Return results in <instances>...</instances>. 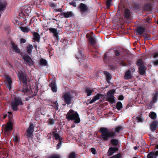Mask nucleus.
Here are the masks:
<instances>
[{
	"label": "nucleus",
	"mask_w": 158,
	"mask_h": 158,
	"mask_svg": "<svg viewBox=\"0 0 158 158\" xmlns=\"http://www.w3.org/2000/svg\"><path fill=\"white\" fill-rule=\"evenodd\" d=\"M73 98V97L69 92H67L64 93L62 97V99L67 104H70L71 103Z\"/></svg>",
	"instance_id": "20e7f679"
},
{
	"label": "nucleus",
	"mask_w": 158,
	"mask_h": 158,
	"mask_svg": "<svg viewBox=\"0 0 158 158\" xmlns=\"http://www.w3.org/2000/svg\"><path fill=\"white\" fill-rule=\"evenodd\" d=\"M17 74L20 80L22 81L23 84H26L27 78L26 74L22 71L20 70L18 71Z\"/></svg>",
	"instance_id": "423d86ee"
},
{
	"label": "nucleus",
	"mask_w": 158,
	"mask_h": 158,
	"mask_svg": "<svg viewBox=\"0 0 158 158\" xmlns=\"http://www.w3.org/2000/svg\"><path fill=\"white\" fill-rule=\"evenodd\" d=\"M66 116V118L69 121L70 120H73L74 123H79L80 122L78 114L77 112L73 110H70Z\"/></svg>",
	"instance_id": "f03ea898"
},
{
	"label": "nucleus",
	"mask_w": 158,
	"mask_h": 158,
	"mask_svg": "<svg viewBox=\"0 0 158 158\" xmlns=\"http://www.w3.org/2000/svg\"><path fill=\"white\" fill-rule=\"evenodd\" d=\"M147 67L143 64L141 59H139V73L141 75H143L146 73Z\"/></svg>",
	"instance_id": "39448f33"
},
{
	"label": "nucleus",
	"mask_w": 158,
	"mask_h": 158,
	"mask_svg": "<svg viewBox=\"0 0 158 158\" xmlns=\"http://www.w3.org/2000/svg\"><path fill=\"white\" fill-rule=\"evenodd\" d=\"M136 35L138 34V27H137L136 30L135 32Z\"/></svg>",
	"instance_id": "680f3d73"
},
{
	"label": "nucleus",
	"mask_w": 158,
	"mask_h": 158,
	"mask_svg": "<svg viewBox=\"0 0 158 158\" xmlns=\"http://www.w3.org/2000/svg\"><path fill=\"white\" fill-rule=\"evenodd\" d=\"M157 100V97L156 96H154L152 97V100L153 102H155Z\"/></svg>",
	"instance_id": "3c124183"
},
{
	"label": "nucleus",
	"mask_w": 158,
	"mask_h": 158,
	"mask_svg": "<svg viewBox=\"0 0 158 158\" xmlns=\"http://www.w3.org/2000/svg\"><path fill=\"white\" fill-rule=\"evenodd\" d=\"M154 64L155 65H158V60H156L155 61L154 63Z\"/></svg>",
	"instance_id": "bf43d9fd"
},
{
	"label": "nucleus",
	"mask_w": 158,
	"mask_h": 158,
	"mask_svg": "<svg viewBox=\"0 0 158 158\" xmlns=\"http://www.w3.org/2000/svg\"><path fill=\"white\" fill-rule=\"evenodd\" d=\"M75 153L74 152H72L69 155V158H75Z\"/></svg>",
	"instance_id": "37998d69"
},
{
	"label": "nucleus",
	"mask_w": 158,
	"mask_h": 158,
	"mask_svg": "<svg viewBox=\"0 0 158 158\" xmlns=\"http://www.w3.org/2000/svg\"><path fill=\"white\" fill-rule=\"evenodd\" d=\"M33 39L38 42H39L40 38V36L39 34L36 32H35L33 33Z\"/></svg>",
	"instance_id": "393cba45"
},
{
	"label": "nucleus",
	"mask_w": 158,
	"mask_h": 158,
	"mask_svg": "<svg viewBox=\"0 0 158 158\" xmlns=\"http://www.w3.org/2000/svg\"><path fill=\"white\" fill-rule=\"evenodd\" d=\"M135 71V69H134L127 71L125 74L124 79L126 80H129L131 78L132 74Z\"/></svg>",
	"instance_id": "1a4fd4ad"
},
{
	"label": "nucleus",
	"mask_w": 158,
	"mask_h": 158,
	"mask_svg": "<svg viewBox=\"0 0 158 158\" xmlns=\"http://www.w3.org/2000/svg\"><path fill=\"white\" fill-rule=\"evenodd\" d=\"M34 126L33 124L31 123L30 124V126L27 131V136L28 137H31L33 136V132L34 131Z\"/></svg>",
	"instance_id": "9d476101"
},
{
	"label": "nucleus",
	"mask_w": 158,
	"mask_h": 158,
	"mask_svg": "<svg viewBox=\"0 0 158 158\" xmlns=\"http://www.w3.org/2000/svg\"><path fill=\"white\" fill-rule=\"evenodd\" d=\"M8 156V154L6 153H5V156L6 157H7Z\"/></svg>",
	"instance_id": "69168bd1"
},
{
	"label": "nucleus",
	"mask_w": 158,
	"mask_h": 158,
	"mask_svg": "<svg viewBox=\"0 0 158 158\" xmlns=\"http://www.w3.org/2000/svg\"><path fill=\"white\" fill-rule=\"evenodd\" d=\"M133 120H134V121L135 122H137V123L138 122V117H136V118H135L134 117L133 118Z\"/></svg>",
	"instance_id": "864d4df0"
},
{
	"label": "nucleus",
	"mask_w": 158,
	"mask_h": 158,
	"mask_svg": "<svg viewBox=\"0 0 158 158\" xmlns=\"http://www.w3.org/2000/svg\"><path fill=\"white\" fill-rule=\"evenodd\" d=\"M50 6L51 7H55L56 6V4L54 3H52L50 4Z\"/></svg>",
	"instance_id": "8fccbe9b"
},
{
	"label": "nucleus",
	"mask_w": 158,
	"mask_h": 158,
	"mask_svg": "<svg viewBox=\"0 0 158 158\" xmlns=\"http://www.w3.org/2000/svg\"><path fill=\"white\" fill-rule=\"evenodd\" d=\"M12 130V124L11 122H9L6 125L5 128V131L6 133L9 132Z\"/></svg>",
	"instance_id": "9b49d317"
},
{
	"label": "nucleus",
	"mask_w": 158,
	"mask_h": 158,
	"mask_svg": "<svg viewBox=\"0 0 158 158\" xmlns=\"http://www.w3.org/2000/svg\"><path fill=\"white\" fill-rule=\"evenodd\" d=\"M40 63L41 65L45 66L47 65V62L45 60L41 58L40 60Z\"/></svg>",
	"instance_id": "7c9ffc66"
},
{
	"label": "nucleus",
	"mask_w": 158,
	"mask_h": 158,
	"mask_svg": "<svg viewBox=\"0 0 158 158\" xmlns=\"http://www.w3.org/2000/svg\"><path fill=\"white\" fill-rule=\"evenodd\" d=\"M134 45H137V42H135L134 43Z\"/></svg>",
	"instance_id": "338daca9"
},
{
	"label": "nucleus",
	"mask_w": 158,
	"mask_h": 158,
	"mask_svg": "<svg viewBox=\"0 0 158 158\" xmlns=\"http://www.w3.org/2000/svg\"><path fill=\"white\" fill-rule=\"evenodd\" d=\"M11 48L12 49L13 51L16 53L20 54L21 51L17 46L13 42H11Z\"/></svg>",
	"instance_id": "f8f14e48"
},
{
	"label": "nucleus",
	"mask_w": 158,
	"mask_h": 158,
	"mask_svg": "<svg viewBox=\"0 0 158 158\" xmlns=\"http://www.w3.org/2000/svg\"><path fill=\"white\" fill-rule=\"evenodd\" d=\"M33 48V47L32 45L29 44L27 46V52L29 55L31 54L32 49Z\"/></svg>",
	"instance_id": "bb28decb"
},
{
	"label": "nucleus",
	"mask_w": 158,
	"mask_h": 158,
	"mask_svg": "<svg viewBox=\"0 0 158 158\" xmlns=\"http://www.w3.org/2000/svg\"><path fill=\"white\" fill-rule=\"evenodd\" d=\"M120 154L118 153L115 155L111 157L110 158H120Z\"/></svg>",
	"instance_id": "c03bdc74"
},
{
	"label": "nucleus",
	"mask_w": 158,
	"mask_h": 158,
	"mask_svg": "<svg viewBox=\"0 0 158 158\" xmlns=\"http://www.w3.org/2000/svg\"><path fill=\"white\" fill-rule=\"evenodd\" d=\"M8 117L9 119V122H10L12 119V113L11 112H8Z\"/></svg>",
	"instance_id": "79ce46f5"
},
{
	"label": "nucleus",
	"mask_w": 158,
	"mask_h": 158,
	"mask_svg": "<svg viewBox=\"0 0 158 158\" xmlns=\"http://www.w3.org/2000/svg\"><path fill=\"white\" fill-rule=\"evenodd\" d=\"M48 158H61V156L59 154H53L51 155Z\"/></svg>",
	"instance_id": "c756f323"
},
{
	"label": "nucleus",
	"mask_w": 158,
	"mask_h": 158,
	"mask_svg": "<svg viewBox=\"0 0 158 158\" xmlns=\"http://www.w3.org/2000/svg\"><path fill=\"white\" fill-rule=\"evenodd\" d=\"M56 11H59V12H62V9L61 8H59L58 9H57L56 10Z\"/></svg>",
	"instance_id": "052dcab7"
},
{
	"label": "nucleus",
	"mask_w": 158,
	"mask_h": 158,
	"mask_svg": "<svg viewBox=\"0 0 158 158\" xmlns=\"http://www.w3.org/2000/svg\"><path fill=\"white\" fill-rule=\"evenodd\" d=\"M104 73L106 76L107 81H109L111 79V75L108 72L104 71Z\"/></svg>",
	"instance_id": "2f4dec72"
},
{
	"label": "nucleus",
	"mask_w": 158,
	"mask_h": 158,
	"mask_svg": "<svg viewBox=\"0 0 158 158\" xmlns=\"http://www.w3.org/2000/svg\"><path fill=\"white\" fill-rule=\"evenodd\" d=\"M52 90L53 92H56L57 91V88L55 84L52 83L51 84Z\"/></svg>",
	"instance_id": "72a5a7b5"
},
{
	"label": "nucleus",
	"mask_w": 158,
	"mask_h": 158,
	"mask_svg": "<svg viewBox=\"0 0 158 158\" xmlns=\"http://www.w3.org/2000/svg\"><path fill=\"white\" fill-rule=\"evenodd\" d=\"M94 91L93 89L88 88H86L85 89V92L87 94V96L91 95Z\"/></svg>",
	"instance_id": "c85d7f7f"
},
{
	"label": "nucleus",
	"mask_w": 158,
	"mask_h": 158,
	"mask_svg": "<svg viewBox=\"0 0 158 158\" xmlns=\"http://www.w3.org/2000/svg\"><path fill=\"white\" fill-rule=\"evenodd\" d=\"M62 143V139H60L59 140V142L56 146V148L57 149H59Z\"/></svg>",
	"instance_id": "58836bf2"
},
{
	"label": "nucleus",
	"mask_w": 158,
	"mask_h": 158,
	"mask_svg": "<svg viewBox=\"0 0 158 158\" xmlns=\"http://www.w3.org/2000/svg\"><path fill=\"white\" fill-rule=\"evenodd\" d=\"M123 15L125 18L128 19L130 16V10L128 9H125L123 13Z\"/></svg>",
	"instance_id": "5701e85b"
},
{
	"label": "nucleus",
	"mask_w": 158,
	"mask_h": 158,
	"mask_svg": "<svg viewBox=\"0 0 158 158\" xmlns=\"http://www.w3.org/2000/svg\"><path fill=\"white\" fill-rule=\"evenodd\" d=\"M149 117L152 119H155L156 118V114L153 112H150L149 114Z\"/></svg>",
	"instance_id": "cd10ccee"
},
{
	"label": "nucleus",
	"mask_w": 158,
	"mask_h": 158,
	"mask_svg": "<svg viewBox=\"0 0 158 158\" xmlns=\"http://www.w3.org/2000/svg\"><path fill=\"white\" fill-rule=\"evenodd\" d=\"M145 28L144 27L139 26V35L142 34L145 31Z\"/></svg>",
	"instance_id": "f704fd0d"
},
{
	"label": "nucleus",
	"mask_w": 158,
	"mask_h": 158,
	"mask_svg": "<svg viewBox=\"0 0 158 158\" xmlns=\"http://www.w3.org/2000/svg\"><path fill=\"white\" fill-rule=\"evenodd\" d=\"M158 156V151L151 152L148 154L147 158H156Z\"/></svg>",
	"instance_id": "4468645a"
},
{
	"label": "nucleus",
	"mask_w": 158,
	"mask_h": 158,
	"mask_svg": "<svg viewBox=\"0 0 158 158\" xmlns=\"http://www.w3.org/2000/svg\"><path fill=\"white\" fill-rule=\"evenodd\" d=\"M6 85L10 90L11 88V85L12 83V80L11 78L7 76L6 77Z\"/></svg>",
	"instance_id": "2eb2a0df"
},
{
	"label": "nucleus",
	"mask_w": 158,
	"mask_h": 158,
	"mask_svg": "<svg viewBox=\"0 0 158 158\" xmlns=\"http://www.w3.org/2000/svg\"><path fill=\"white\" fill-rule=\"evenodd\" d=\"M23 105L21 100L19 98H15L12 102L11 104V108L14 111L17 110V107L19 105Z\"/></svg>",
	"instance_id": "7ed1b4c3"
},
{
	"label": "nucleus",
	"mask_w": 158,
	"mask_h": 158,
	"mask_svg": "<svg viewBox=\"0 0 158 158\" xmlns=\"http://www.w3.org/2000/svg\"><path fill=\"white\" fill-rule=\"evenodd\" d=\"M143 118H141L139 116V122H143Z\"/></svg>",
	"instance_id": "5fc2aeb1"
},
{
	"label": "nucleus",
	"mask_w": 158,
	"mask_h": 158,
	"mask_svg": "<svg viewBox=\"0 0 158 158\" xmlns=\"http://www.w3.org/2000/svg\"><path fill=\"white\" fill-rule=\"evenodd\" d=\"M156 148L158 149V144L156 146Z\"/></svg>",
	"instance_id": "774afa93"
},
{
	"label": "nucleus",
	"mask_w": 158,
	"mask_h": 158,
	"mask_svg": "<svg viewBox=\"0 0 158 158\" xmlns=\"http://www.w3.org/2000/svg\"><path fill=\"white\" fill-rule=\"evenodd\" d=\"M123 99V97L122 95H120L118 98V100H122Z\"/></svg>",
	"instance_id": "6e6d98bb"
},
{
	"label": "nucleus",
	"mask_w": 158,
	"mask_h": 158,
	"mask_svg": "<svg viewBox=\"0 0 158 158\" xmlns=\"http://www.w3.org/2000/svg\"><path fill=\"white\" fill-rule=\"evenodd\" d=\"M114 90H112L109 91L107 93V101L111 103H113L115 102L114 94L115 92Z\"/></svg>",
	"instance_id": "0eeeda50"
},
{
	"label": "nucleus",
	"mask_w": 158,
	"mask_h": 158,
	"mask_svg": "<svg viewBox=\"0 0 158 158\" xmlns=\"http://www.w3.org/2000/svg\"><path fill=\"white\" fill-rule=\"evenodd\" d=\"M7 115V114H6H6H5V115H3V118H6V117Z\"/></svg>",
	"instance_id": "e2e57ef3"
},
{
	"label": "nucleus",
	"mask_w": 158,
	"mask_h": 158,
	"mask_svg": "<svg viewBox=\"0 0 158 158\" xmlns=\"http://www.w3.org/2000/svg\"><path fill=\"white\" fill-rule=\"evenodd\" d=\"M20 29L24 33H27L30 31L29 27L28 26L27 27H20Z\"/></svg>",
	"instance_id": "b1692460"
},
{
	"label": "nucleus",
	"mask_w": 158,
	"mask_h": 158,
	"mask_svg": "<svg viewBox=\"0 0 158 158\" xmlns=\"http://www.w3.org/2000/svg\"><path fill=\"white\" fill-rule=\"evenodd\" d=\"M53 134L56 139L57 140L58 139L59 140L60 139H62L60 138V136L59 134L56 132H53Z\"/></svg>",
	"instance_id": "473e14b6"
},
{
	"label": "nucleus",
	"mask_w": 158,
	"mask_h": 158,
	"mask_svg": "<svg viewBox=\"0 0 158 158\" xmlns=\"http://www.w3.org/2000/svg\"><path fill=\"white\" fill-rule=\"evenodd\" d=\"M91 151L92 153L94 154H95L96 153V150L94 148H91Z\"/></svg>",
	"instance_id": "a18cd8bd"
},
{
	"label": "nucleus",
	"mask_w": 158,
	"mask_h": 158,
	"mask_svg": "<svg viewBox=\"0 0 158 158\" xmlns=\"http://www.w3.org/2000/svg\"><path fill=\"white\" fill-rule=\"evenodd\" d=\"M69 4L71 5H72L73 6H74V7H76V3H75V2H69Z\"/></svg>",
	"instance_id": "de8ad7c7"
},
{
	"label": "nucleus",
	"mask_w": 158,
	"mask_h": 158,
	"mask_svg": "<svg viewBox=\"0 0 158 158\" xmlns=\"http://www.w3.org/2000/svg\"><path fill=\"white\" fill-rule=\"evenodd\" d=\"M101 96V94H98L96 96H94L92 99L90 101L89 103L92 104L95 102L97 100L99 99L100 97Z\"/></svg>",
	"instance_id": "4be33fe9"
},
{
	"label": "nucleus",
	"mask_w": 158,
	"mask_h": 158,
	"mask_svg": "<svg viewBox=\"0 0 158 158\" xmlns=\"http://www.w3.org/2000/svg\"><path fill=\"white\" fill-rule=\"evenodd\" d=\"M132 7L135 10H138V2H134L132 5Z\"/></svg>",
	"instance_id": "4c0bfd02"
},
{
	"label": "nucleus",
	"mask_w": 158,
	"mask_h": 158,
	"mask_svg": "<svg viewBox=\"0 0 158 158\" xmlns=\"http://www.w3.org/2000/svg\"><path fill=\"white\" fill-rule=\"evenodd\" d=\"M118 149L116 148L110 147L109 148L107 154L108 156H110L112 155L115 152L117 151Z\"/></svg>",
	"instance_id": "dca6fc26"
},
{
	"label": "nucleus",
	"mask_w": 158,
	"mask_h": 158,
	"mask_svg": "<svg viewBox=\"0 0 158 158\" xmlns=\"http://www.w3.org/2000/svg\"><path fill=\"white\" fill-rule=\"evenodd\" d=\"M143 9L145 10L150 11L152 10V7L150 4H147L145 5Z\"/></svg>",
	"instance_id": "6ab92c4d"
},
{
	"label": "nucleus",
	"mask_w": 158,
	"mask_h": 158,
	"mask_svg": "<svg viewBox=\"0 0 158 158\" xmlns=\"http://www.w3.org/2000/svg\"><path fill=\"white\" fill-rule=\"evenodd\" d=\"M7 5L6 0H0V11L4 10Z\"/></svg>",
	"instance_id": "ddd939ff"
},
{
	"label": "nucleus",
	"mask_w": 158,
	"mask_h": 158,
	"mask_svg": "<svg viewBox=\"0 0 158 158\" xmlns=\"http://www.w3.org/2000/svg\"><path fill=\"white\" fill-rule=\"evenodd\" d=\"M53 106L55 108H56L57 110L58 109V103L57 102V101H56L55 102H53Z\"/></svg>",
	"instance_id": "ea45409f"
},
{
	"label": "nucleus",
	"mask_w": 158,
	"mask_h": 158,
	"mask_svg": "<svg viewBox=\"0 0 158 158\" xmlns=\"http://www.w3.org/2000/svg\"><path fill=\"white\" fill-rule=\"evenodd\" d=\"M89 40L90 45H94L96 43L94 38L92 36H89Z\"/></svg>",
	"instance_id": "a878e982"
},
{
	"label": "nucleus",
	"mask_w": 158,
	"mask_h": 158,
	"mask_svg": "<svg viewBox=\"0 0 158 158\" xmlns=\"http://www.w3.org/2000/svg\"><path fill=\"white\" fill-rule=\"evenodd\" d=\"M62 15L65 18H69L72 17L73 15V13L72 11L64 12L62 13Z\"/></svg>",
	"instance_id": "412c9836"
},
{
	"label": "nucleus",
	"mask_w": 158,
	"mask_h": 158,
	"mask_svg": "<svg viewBox=\"0 0 158 158\" xmlns=\"http://www.w3.org/2000/svg\"><path fill=\"white\" fill-rule=\"evenodd\" d=\"M137 148H137V147H136V146L135 147H134V149L135 150H136V149H137Z\"/></svg>",
	"instance_id": "0e129e2a"
},
{
	"label": "nucleus",
	"mask_w": 158,
	"mask_h": 158,
	"mask_svg": "<svg viewBox=\"0 0 158 158\" xmlns=\"http://www.w3.org/2000/svg\"><path fill=\"white\" fill-rule=\"evenodd\" d=\"M116 108L117 109L119 110L122 108V104L121 102H118L116 104Z\"/></svg>",
	"instance_id": "c9c22d12"
},
{
	"label": "nucleus",
	"mask_w": 158,
	"mask_h": 158,
	"mask_svg": "<svg viewBox=\"0 0 158 158\" xmlns=\"http://www.w3.org/2000/svg\"><path fill=\"white\" fill-rule=\"evenodd\" d=\"M14 141L15 143H17L19 141V137L17 136H15L14 139Z\"/></svg>",
	"instance_id": "09e8293b"
},
{
	"label": "nucleus",
	"mask_w": 158,
	"mask_h": 158,
	"mask_svg": "<svg viewBox=\"0 0 158 158\" xmlns=\"http://www.w3.org/2000/svg\"><path fill=\"white\" fill-rule=\"evenodd\" d=\"M115 55L117 56L119 55V52H118V51L116 50L115 51Z\"/></svg>",
	"instance_id": "13d9d810"
},
{
	"label": "nucleus",
	"mask_w": 158,
	"mask_h": 158,
	"mask_svg": "<svg viewBox=\"0 0 158 158\" xmlns=\"http://www.w3.org/2000/svg\"><path fill=\"white\" fill-rule=\"evenodd\" d=\"M22 58L26 62L25 63L26 64L28 65L29 66L33 65L34 64V61L27 54L23 55Z\"/></svg>",
	"instance_id": "6e6552de"
},
{
	"label": "nucleus",
	"mask_w": 158,
	"mask_h": 158,
	"mask_svg": "<svg viewBox=\"0 0 158 158\" xmlns=\"http://www.w3.org/2000/svg\"><path fill=\"white\" fill-rule=\"evenodd\" d=\"M158 56V53H155L153 54V56L155 58L156 57Z\"/></svg>",
	"instance_id": "4d7b16f0"
},
{
	"label": "nucleus",
	"mask_w": 158,
	"mask_h": 158,
	"mask_svg": "<svg viewBox=\"0 0 158 158\" xmlns=\"http://www.w3.org/2000/svg\"><path fill=\"white\" fill-rule=\"evenodd\" d=\"M49 30L53 34L54 36L56 38H58V33L57 32V29L52 28H50Z\"/></svg>",
	"instance_id": "aec40b11"
},
{
	"label": "nucleus",
	"mask_w": 158,
	"mask_h": 158,
	"mask_svg": "<svg viewBox=\"0 0 158 158\" xmlns=\"http://www.w3.org/2000/svg\"><path fill=\"white\" fill-rule=\"evenodd\" d=\"M79 8L81 9V11L82 12H86L87 11V6L83 3H81L80 4Z\"/></svg>",
	"instance_id": "a211bd4d"
},
{
	"label": "nucleus",
	"mask_w": 158,
	"mask_h": 158,
	"mask_svg": "<svg viewBox=\"0 0 158 158\" xmlns=\"http://www.w3.org/2000/svg\"><path fill=\"white\" fill-rule=\"evenodd\" d=\"M157 123L156 121H154L150 125L151 130L152 131H155L157 128Z\"/></svg>",
	"instance_id": "f3484780"
},
{
	"label": "nucleus",
	"mask_w": 158,
	"mask_h": 158,
	"mask_svg": "<svg viewBox=\"0 0 158 158\" xmlns=\"http://www.w3.org/2000/svg\"><path fill=\"white\" fill-rule=\"evenodd\" d=\"M20 43H24L26 42V40L25 39L21 38L20 39Z\"/></svg>",
	"instance_id": "603ef678"
},
{
	"label": "nucleus",
	"mask_w": 158,
	"mask_h": 158,
	"mask_svg": "<svg viewBox=\"0 0 158 158\" xmlns=\"http://www.w3.org/2000/svg\"><path fill=\"white\" fill-rule=\"evenodd\" d=\"M112 0H107L106 1L107 7L109 8L111 5L112 1Z\"/></svg>",
	"instance_id": "a19ab883"
},
{
	"label": "nucleus",
	"mask_w": 158,
	"mask_h": 158,
	"mask_svg": "<svg viewBox=\"0 0 158 158\" xmlns=\"http://www.w3.org/2000/svg\"><path fill=\"white\" fill-rule=\"evenodd\" d=\"M111 143L114 145H117L118 143V141L117 140L115 139H112L111 140Z\"/></svg>",
	"instance_id": "e433bc0d"
},
{
	"label": "nucleus",
	"mask_w": 158,
	"mask_h": 158,
	"mask_svg": "<svg viewBox=\"0 0 158 158\" xmlns=\"http://www.w3.org/2000/svg\"><path fill=\"white\" fill-rule=\"evenodd\" d=\"M49 122L50 124L52 125L54 123V120L53 119H50L49 120Z\"/></svg>",
	"instance_id": "49530a36"
},
{
	"label": "nucleus",
	"mask_w": 158,
	"mask_h": 158,
	"mask_svg": "<svg viewBox=\"0 0 158 158\" xmlns=\"http://www.w3.org/2000/svg\"><path fill=\"white\" fill-rule=\"evenodd\" d=\"M123 129L122 126H118L115 127L114 131L113 130H108L107 128L102 127L100 129L99 132L102 133L101 137L104 140L107 141L110 138H114L116 136V133H119Z\"/></svg>",
	"instance_id": "f257e3e1"
}]
</instances>
